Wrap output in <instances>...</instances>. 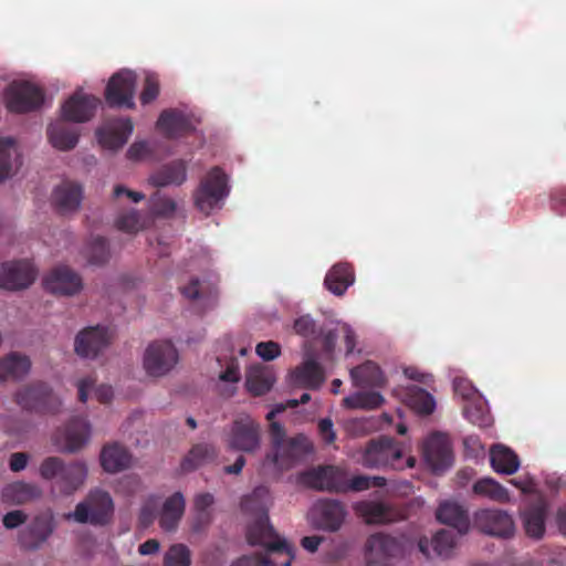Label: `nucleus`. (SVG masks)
<instances>
[{
  "label": "nucleus",
  "instance_id": "1",
  "mask_svg": "<svg viewBox=\"0 0 566 566\" xmlns=\"http://www.w3.org/2000/svg\"><path fill=\"white\" fill-rule=\"evenodd\" d=\"M266 493L265 488H256L241 502L242 510L258 513L255 520L248 526V543L252 546L259 545L263 551L243 556L231 566H290L294 559V547L274 531L265 507L255 506V502Z\"/></svg>",
  "mask_w": 566,
  "mask_h": 566
},
{
  "label": "nucleus",
  "instance_id": "2",
  "mask_svg": "<svg viewBox=\"0 0 566 566\" xmlns=\"http://www.w3.org/2000/svg\"><path fill=\"white\" fill-rule=\"evenodd\" d=\"M269 433L271 450L264 457L263 467L273 465L277 472H283L313 452V444L305 434L286 438L284 427L277 421L271 420Z\"/></svg>",
  "mask_w": 566,
  "mask_h": 566
},
{
  "label": "nucleus",
  "instance_id": "3",
  "mask_svg": "<svg viewBox=\"0 0 566 566\" xmlns=\"http://www.w3.org/2000/svg\"><path fill=\"white\" fill-rule=\"evenodd\" d=\"M85 462L74 460L65 462L60 457H48L39 467V474L50 482L51 493L59 496H70L78 491L87 478Z\"/></svg>",
  "mask_w": 566,
  "mask_h": 566
},
{
  "label": "nucleus",
  "instance_id": "4",
  "mask_svg": "<svg viewBox=\"0 0 566 566\" xmlns=\"http://www.w3.org/2000/svg\"><path fill=\"white\" fill-rule=\"evenodd\" d=\"M114 502L111 494L104 490H91L83 501L76 504L75 510L67 515L81 524L103 527L114 517Z\"/></svg>",
  "mask_w": 566,
  "mask_h": 566
},
{
  "label": "nucleus",
  "instance_id": "5",
  "mask_svg": "<svg viewBox=\"0 0 566 566\" xmlns=\"http://www.w3.org/2000/svg\"><path fill=\"white\" fill-rule=\"evenodd\" d=\"M226 443L229 450L256 453L262 446L261 423L249 415L238 416L229 427Z\"/></svg>",
  "mask_w": 566,
  "mask_h": 566
},
{
  "label": "nucleus",
  "instance_id": "6",
  "mask_svg": "<svg viewBox=\"0 0 566 566\" xmlns=\"http://www.w3.org/2000/svg\"><path fill=\"white\" fill-rule=\"evenodd\" d=\"M14 400L22 409L39 415H55L62 406L61 399L43 381L23 386L15 392Z\"/></svg>",
  "mask_w": 566,
  "mask_h": 566
},
{
  "label": "nucleus",
  "instance_id": "7",
  "mask_svg": "<svg viewBox=\"0 0 566 566\" xmlns=\"http://www.w3.org/2000/svg\"><path fill=\"white\" fill-rule=\"evenodd\" d=\"M401 459L402 451L395 440L389 437H380L367 444L361 458V464L368 469L391 468L400 470L403 468Z\"/></svg>",
  "mask_w": 566,
  "mask_h": 566
},
{
  "label": "nucleus",
  "instance_id": "8",
  "mask_svg": "<svg viewBox=\"0 0 566 566\" xmlns=\"http://www.w3.org/2000/svg\"><path fill=\"white\" fill-rule=\"evenodd\" d=\"M344 468L333 464L317 465L298 474V482L304 486L329 493H344Z\"/></svg>",
  "mask_w": 566,
  "mask_h": 566
},
{
  "label": "nucleus",
  "instance_id": "9",
  "mask_svg": "<svg viewBox=\"0 0 566 566\" xmlns=\"http://www.w3.org/2000/svg\"><path fill=\"white\" fill-rule=\"evenodd\" d=\"M227 175L219 167H213L201 180L195 193L196 207L209 214L229 192Z\"/></svg>",
  "mask_w": 566,
  "mask_h": 566
},
{
  "label": "nucleus",
  "instance_id": "10",
  "mask_svg": "<svg viewBox=\"0 0 566 566\" xmlns=\"http://www.w3.org/2000/svg\"><path fill=\"white\" fill-rule=\"evenodd\" d=\"M7 108L12 113H29L38 109L44 102L43 91L28 81L11 83L4 92Z\"/></svg>",
  "mask_w": 566,
  "mask_h": 566
},
{
  "label": "nucleus",
  "instance_id": "11",
  "mask_svg": "<svg viewBox=\"0 0 566 566\" xmlns=\"http://www.w3.org/2000/svg\"><path fill=\"white\" fill-rule=\"evenodd\" d=\"M178 363V352L169 340H158L148 345L144 354V368L147 375L161 377Z\"/></svg>",
  "mask_w": 566,
  "mask_h": 566
},
{
  "label": "nucleus",
  "instance_id": "12",
  "mask_svg": "<svg viewBox=\"0 0 566 566\" xmlns=\"http://www.w3.org/2000/svg\"><path fill=\"white\" fill-rule=\"evenodd\" d=\"M136 74L128 70L115 73L105 88V101L109 107L134 108Z\"/></svg>",
  "mask_w": 566,
  "mask_h": 566
},
{
  "label": "nucleus",
  "instance_id": "13",
  "mask_svg": "<svg viewBox=\"0 0 566 566\" xmlns=\"http://www.w3.org/2000/svg\"><path fill=\"white\" fill-rule=\"evenodd\" d=\"M473 525L482 533L507 538L514 534V522L505 511L483 509L474 513Z\"/></svg>",
  "mask_w": 566,
  "mask_h": 566
},
{
  "label": "nucleus",
  "instance_id": "14",
  "mask_svg": "<svg viewBox=\"0 0 566 566\" xmlns=\"http://www.w3.org/2000/svg\"><path fill=\"white\" fill-rule=\"evenodd\" d=\"M36 277V270L28 260L3 262L0 265V286L8 291L29 287Z\"/></svg>",
  "mask_w": 566,
  "mask_h": 566
},
{
  "label": "nucleus",
  "instance_id": "15",
  "mask_svg": "<svg viewBox=\"0 0 566 566\" xmlns=\"http://www.w3.org/2000/svg\"><path fill=\"white\" fill-rule=\"evenodd\" d=\"M402 553V544L396 537L382 533L373 534L366 543V566H390L384 559L400 556Z\"/></svg>",
  "mask_w": 566,
  "mask_h": 566
},
{
  "label": "nucleus",
  "instance_id": "16",
  "mask_svg": "<svg viewBox=\"0 0 566 566\" xmlns=\"http://www.w3.org/2000/svg\"><path fill=\"white\" fill-rule=\"evenodd\" d=\"M99 104L98 97L80 90L62 104L61 116L72 123H86L94 117Z\"/></svg>",
  "mask_w": 566,
  "mask_h": 566
},
{
  "label": "nucleus",
  "instance_id": "17",
  "mask_svg": "<svg viewBox=\"0 0 566 566\" xmlns=\"http://www.w3.org/2000/svg\"><path fill=\"white\" fill-rule=\"evenodd\" d=\"M423 458L436 474L449 469L453 462L449 439L442 433L431 434L423 444Z\"/></svg>",
  "mask_w": 566,
  "mask_h": 566
},
{
  "label": "nucleus",
  "instance_id": "18",
  "mask_svg": "<svg viewBox=\"0 0 566 566\" xmlns=\"http://www.w3.org/2000/svg\"><path fill=\"white\" fill-rule=\"evenodd\" d=\"M315 525L328 532L338 531L347 516V510L343 502L334 499H324L315 503L312 509Z\"/></svg>",
  "mask_w": 566,
  "mask_h": 566
},
{
  "label": "nucleus",
  "instance_id": "19",
  "mask_svg": "<svg viewBox=\"0 0 566 566\" xmlns=\"http://www.w3.org/2000/svg\"><path fill=\"white\" fill-rule=\"evenodd\" d=\"M43 285L52 294L72 296L83 289V281L71 268L59 265L44 277Z\"/></svg>",
  "mask_w": 566,
  "mask_h": 566
},
{
  "label": "nucleus",
  "instance_id": "20",
  "mask_svg": "<svg viewBox=\"0 0 566 566\" xmlns=\"http://www.w3.org/2000/svg\"><path fill=\"white\" fill-rule=\"evenodd\" d=\"M111 342L108 329L103 326H91L81 331L74 342L75 353L83 358H95Z\"/></svg>",
  "mask_w": 566,
  "mask_h": 566
},
{
  "label": "nucleus",
  "instance_id": "21",
  "mask_svg": "<svg viewBox=\"0 0 566 566\" xmlns=\"http://www.w3.org/2000/svg\"><path fill=\"white\" fill-rule=\"evenodd\" d=\"M157 128L168 138H178L195 130L191 116L177 108H168L160 113Z\"/></svg>",
  "mask_w": 566,
  "mask_h": 566
},
{
  "label": "nucleus",
  "instance_id": "22",
  "mask_svg": "<svg viewBox=\"0 0 566 566\" xmlns=\"http://www.w3.org/2000/svg\"><path fill=\"white\" fill-rule=\"evenodd\" d=\"M83 199V188L73 181H63L52 192V205L60 214L78 210Z\"/></svg>",
  "mask_w": 566,
  "mask_h": 566
},
{
  "label": "nucleus",
  "instance_id": "23",
  "mask_svg": "<svg viewBox=\"0 0 566 566\" xmlns=\"http://www.w3.org/2000/svg\"><path fill=\"white\" fill-rule=\"evenodd\" d=\"M57 434L63 439V449L67 452H75L87 442L90 424L86 419L74 417L62 430L57 431Z\"/></svg>",
  "mask_w": 566,
  "mask_h": 566
},
{
  "label": "nucleus",
  "instance_id": "24",
  "mask_svg": "<svg viewBox=\"0 0 566 566\" xmlns=\"http://www.w3.org/2000/svg\"><path fill=\"white\" fill-rule=\"evenodd\" d=\"M133 129V122L129 118H122L116 122L114 127H102L97 129L96 135L98 143L104 148L116 150L127 143Z\"/></svg>",
  "mask_w": 566,
  "mask_h": 566
},
{
  "label": "nucleus",
  "instance_id": "25",
  "mask_svg": "<svg viewBox=\"0 0 566 566\" xmlns=\"http://www.w3.org/2000/svg\"><path fill=\"white\" fill-rule=\"evenodd\" d=\"M436 516L440 523L452 526L460 535L469 531L470 518L468 511L457 502H442L437 509Z\"/></svg>",
  "mask_w": 566,
  "mask_h": 566
},
{
  "label": "nucleus",
  "instance_id": "26",
  "mask_svg": "<svg viewBox=\"0 0 566 566\" xmlns=\"http://www.w3.org/2000/svg\"><path fill=\"white\" fill-rule=\"evenodd\" d=\"M52 522L46 516H36L19 535L20 544L27 549L39 548L52 534Z\"/></svg>",
  "mask_w": 566,
  "mask_h": 566
},
{
  "label": "nucleus",
  "instance_id": "27",
  "mask_svg": "<svg viewBox=\"0 0 566 566\" xmlns=\"http://www.w3.org/2000/svg\"><path fill=\"white\" fill-rule=\"evenodd\" d=\"M430 545L436 556L448 558L455 547V535L452 531L440 530L434 534L431 541L427 537H421L418 542V548L427 558L432 557L429 548Z\"/></svg>",
  "mask_w": 566,
  "mask_h": 566
},
{
  "label": "nucleus",
  "instance_id": "28",
  "mask_svg": "<svg viewBox=\"0 0 566 566\" xmlns=\"http://www.w3.org/2000/svg\"><path fill=\"white\" fill-rule=\"evenodd\" d=\"M324 380V369L321 364L314 359L305 360L291 374V384L302 388L316 389Z\"/></svg>",
  "mask_w": 566,
  "mask_h": 566
},
{
  "label": "nucleus",
  "instance_id": "29",
  "mask_svg": "<svg viewBox=\"0 0 566 566\" xmlns=\"http://www.w3.org/2000/svg\"><path fill=\"white\" fill-rule=\"evenodd\" d=\"M186 507V501L181 492H175L163 503L158 513L159 525L166 532L177 528Z\"/></svg>",
  "mask_w": 566,
  "mask_h": 566
},
{
  "label": "nucleus",
  "instance_id": "30",
  "mask_svg": "<svg viewBox=\"0 0 566 566\" xmlns=\"http://www.w3.org/2000/svg\"><path fill=\"white\" fill-rule=\"evenodd\" d=\"M354 282V268L349 263L340 262L328 270L324 285L334 295L342 296Z\"/></svg>",
  "mask_w": 566,
  "mask_h": 566
},
{
  "label": "nucleus",
  "instance_id": "31",
  "mask_svg": "<svg viewBox=\"0 0 566 566\" xmlns=\"http://www.w3.org/2000/svg\"><path fill=\"white\" fill-rule=\"evenodd\" d=\"M63 117L49 125L46 134L51 145L59 150L73 149L78 142V132Z\"/></svg>",
  "mask_w": 566,
  "mask_h": 566
},
{
  "label": "nucleus",
  "instance_id": "32",
  "mask_svg": "<svg viewBox=\"0 0 566 566\" xmlns=\"http://www.w3.org/2000/svg\"><path fill=\"white\" fill-rule=\"evenodd\" d=\"M31 368L28 356L19 353H10L0 359V380H20L25 377Z\"/></svg>",
  "mask_w": 566,
  "mask_h": 566
},
{
  "label": "nucleus",
  "instance_id": "33",
  "mask_svg": "<svg viewBox=\"0 0 566 566\" xmlns=\"http://www.w3.org/2000/svg\"><path fill=\"white\" fill-rule=\"evenodd\" d=\"M546 504L538 501L525 509L522 513V521L527 536L539 539L545 533Z\"/></svg>",
  "mask_w": 566,
  "mask_h": 566
},
{
  "label": "nucleus",
  "instance_id": "34",
  "mask_svg": "<svg viewBox=\"0 0 566 566\" xmlns=\"http://www.w3.org/2000/svg\"><path fill=\"white\" fill-rule=\"evenodd\" d=\"M132 454L118 443L105 446L101 453V464L106 472L117 473L130 465Z\"/></svg>",
  "mask_w": 566,
  "mask_h": 566
},
{
  "label": "nucleus",
  "instance_id": "35",
  "mask_svg": "<svg viewBox=\"0 0 566 566\" xmlns=\"http://www.w3.org/2000/svg\"><path fill=\"white\" fill-rule=\"evenodd\" d=\"M187 178L186 166L181 160L172 161L160 167L149 177V182L154 187H167L170 185L179 186Z\"/></svg>",
  "mask_w": 566,
  "mask_h": 566
},
{
  "label": "nucleus",
  "instance_id": "36",
  "mask_svg": "<svg viewBox=\"0 0 566 566\" xmlns=\"http://www.w3.org/2000/svg\"><path fill=\"white\" fill-rule=\"evenodd\" d=\"M353 385L359 388L380 387L385 379L377 364L367 360L350 369Z\"/></svg>",
  "mask_w": 566,
  "mask_h": 566
},
{
  "label": "nucleus",
  "instance_id": "37",
  "mask_svg": "<svg viewBox=\"0 0 566 566\" xmlns=\"http://www.w3.org/2000/svg\"><path fill=\"white\" fill-rule=\"evenodd\" d=\"M41 494V489L38 485L23 481L10 483L2 490L3 501L10 504H24L39 499Z\"/></svg>",
  "mask_w": 566,
  "mask_h": 566
},
{
  "label": "nucleus",
  "instance_id": "38",
  "mask_svg": "<svg viewBox=\"0 0 566 566\" xmlns=\"http://www.w3.org/2000/svg\"><path fill=\"white\" fill-rule=\"evenodd\" d=\"M490 462L495 472L504 474H513L520 467L516 453L504 446H494L491 449Z\"/></svg>",
  "mask_w": 566,
  "mask_h": 566
},
{
  "label": "nucleus",
  "instance_id": "39",
  "mask_svg": "<svg viewBox=\"0 0 566 566\" xmlns=\"http://www.w3.org/2000/svg\"><path fill=\"white\" fill-rule=\"evenodd\" d=\"M217 448L211 443L195 444L181 462L184 471H192L217 459Z\"/></svg>",
  "mask_w": 566,
  "mask_h": 566
},
{
  "label": "nucleus",
  "instance_id": "40",
  "mask_svg": "<svg viewBox=\"0 0 566 566\" xmlns=\"http://www.w3.org/2000/svg\"><path fill=\"white\" fill-rule=\"evenodd\" d=\"M275 378L270 369L263 366H252L247 374V387L250 392L255 396H261L268 392Z\"/></svg>",
  "mask_w": 566,
  "mask_h": 566
},
{
  "label": "nucleus",
  "instance_id": "41",
  "mask_svg": "<svg viewBox=\"0 0 566 566\" xmlns=\"http://www.w3.org/2000/svg\"><path fill=\"white\" fill-rule=\"evenodd\" d=\"M357 514L364 517L368 524H382L391 521V511L381 502L363 501L355 505Z\"/></svg>",
  "mask_w": 566,
  "mask_h": 566
},
{
  "label": "nucleus",
  "instance_id": "42",
  "mask_svg": "<svg viewBox=\"0 0 566 566\" xmlns=\"http://www.w3.org/2000/svg\"><path fill=\"white\" fill-rule=\"evenodd\" d=\"M20 165V155L14 139H0V182L9 178L13 168H18Z\"/></svg>",
  "mask_w": 566,
  "mask_h": 566
},
{
  "label": "nucleus",
  "instance_id": "43",
  "mask_svg": "<svg viewBox=\"0 0 566 566\" xmlns=\"http://www.w3.org/2000/svg\"><path fill=\"white\" fill-rule=\"evenodd\" d=\"M181 294L189 300H207L214 305L218 298V289L214 284L192 277L189 283L180 287Z\"/></svg>",
  "mask_w": 566,
  "mask_h": 566
},
{
  "label": "nucleus",
  "instance_id": "44",
  "mask_svg": "<svg viewBox=\"0 0 566 566\" xmlns=\"http://www.w3.org/2000/svg\"><path fill=\"white\" fill-rule=\"evenodd\" d=\"M472 491L476 495L488 497L497 503H506L510 501L509 491L492 478L478 480L473 484Z\"/></svg>",
  "mask_w": 566,
  "mask_h": 566
},
{
  "label": "nucleus",
  "instance_id": "45",
  "mask_svg": "<svg viewBox=\"0 0 566 566\" xmlns=\"http://www.w3.org/2000/svg\"><path fill=\"white\" fill-rule=\"evenodd\" d=\"M407 399L409 406L420 415H431L436 408V401L431 394L418 386L408 388Z\"/></svg>",
  "mask_w": 566,
  "mask_h": 566
},
{
  "label": "nucleus",
  "instance_id": "46",
  "mask_svg": "<svg viewBox=\"0 0 566 566\" xmlns=\"http://www.w3.org/2000/svg\"><path fill=\"white\" fill-rule=\"evenodd\" d=\"M384 402L379 392L359 391L343 399V405L349 409H376Z\"/></svg>",
  "mask_w": 566,
  "mask_h": 566
},
{
  "label": "nucleus",
  "instance_id": "47",
  "mask_svg": "<svg viewBox=\"0 0 566 566\" xmlns=\"http://www.w3.org/2000/svg\"><path fill=\"white\" fill-rule=\"evenodd\" d=\"M387 483L384 476H368L355 475L348 479L347 471L345 472L344 493L347 492H361L370 489L371 486L382 488Z\"/></svg>",
  "mask_w": 566,
  "mask_h": 566
},
{
  "label": "nucleus",
  "instance_id": "48",
  "mask_svg": "<svg viewBox=\"0 0 566 566\" xmlns=\"http://www.w3.org/2000/svg\"><path fill=\"white\" fill-rule=\"evenodd\" d=\"M214 497L210 493H201L196 495L193 506L196 510L195 530L199 531L201 527L208 525L211 520L209 512L210 506L213 504Z\"/></svg>",
  "mask_w": 566,
  "mask_h": 566
},
{
  "label": "nucleus",
  "instance_id": "49",
  "mask_svg": "<svg viewBox=\"0 0 566 566\" xmlns=\"http://www.w3.org/2000/svg\"><path fill=\"white\" fill-rule=\"evenodd\" d=\"M87 262L92 265H104L109 259V249L105 238H94L86 250Z\"/></svg>",
  "mask_w": 566,
  "mask_h": 566
},
{
  "label": "nucleus",
  "instance_id": "50",
  "mask_svg": "<svg viewBox=\"0 0 566 566\" xmlns=\"http://www.w3.org/2000/svg\"><path fill=\"white\" fill-rule=\"evenodd\" d=\"M191 553L185 544H174L164 556V566H190Z\"/></svg>",
  "mask_w": 566,
  "mask_h": 566
},
{
  "label": "nucleus",
  "instance_id": "51",
  "mask_svg": "<svg viewBox=\"0 0 566 566\" xmlns=\"http://www.w3.org/2000/svg\"><path fill=\"white\" fill-rule=\"evenodd\" d=\"M463 416L473 424L479 427H488L491 422L489 412L483 402L469 401L463 406Z\"/></svg>",
  "mask_w": 566,
  "mask_h": 566
},
{
  "label": "nucleus",
  "instance_id": "52",
  "mask_svg": "<svg viewBox=\"0 0 566 566\" xmlns=\"http://www.w3.org/2000/svg\"><path fill=\"white\" fill-rule=\"evenodd\" d=\"M150 210L156 216L170 217L176 211V202L171 198L156 192L150 198Z\"/></svg>",
  "mask_w": 566,
  "mask_h": 566
},
{
  "label": "nucleus",
  "instance_id": "53",
  "mask_svg": "<svg viewBox=\"0 0 566 566\" xmlns=\"http://www.w3.org/2000/svg\"><path fill=\"white\" fill-rule=\"evenodd\" d=\"M116 227L125 232L135 233L142 229L140 216L137 211H129L119 216L116 220Z\"/></svg>",
  "mask_w": 566,
  "mask_h": 566
},
{
  "label": "nucleus",
  "instance_id": "54",
  "mask_svg": "<svg viewBox=\"0 0 566 566\" xmlns=\"http://www.w3.org/2000/svg\"><path fill=\"white\" fill-rule=\"evenodd\" d=\"M159 496L150 495L140 509L139 523L143 527H148L157 516V505Z\"/></svg>",
  "mask_w": 566,
  "mask_h": 566
},
{
  "label": "nucleus",
  "instance_id": "55",
  "mask_svg": "<svg viewBox=\"0 0 566 566\" xmlns=\"http://www.w3.org/2000/svg\"><path fill=\"white\" fill-rule=\"evenodd\" d=\"M159 94V82L155 75H147L144 83V88L140 93V102L147 105L155 101Z\"/></svg>",
  "mask_w": 566,
  "mask_h": 566
},
{
  "label": "nucleus",
  "instance_id": "56",
  "mask_svg": "<svg viewBox=\"0 0 566 566\" xmlns=\"http://www.w3.org/2000/svg\"><path fill=\"white\" fill-rule=\"evenodd\" d=\"M453 390L457 396L462 397L467 402L471 401L476 395L472 382L465 378H455L453 380Z\"/></svg>",
  "mask_w": 566,
  "mask_h": 566
},
{
  "label": "nucleus",
  "instance_id": "57",
  "mask_svg": "<svg viewBox=\"0 0 566 566\" xmlns=\"http://www.w3.org/2000/svg\"><path fill=\"white\" fill-rule=\"evenodd\" d=\"M256 354L264 360H273L281 354L280 345L275 342H261L255 347Z\"/></svg>",
  "mask_w": 566,
  "mask_h": 566
},
{
  "label": "nucleus",
  "instance_id": "58",
  "mask_svg": "<svg viewBox=\"0 0 566 566\" xmlns=\"http://www.w3.org/2000/svg\"><path fill=\"white\" fill-rule=\"evenodd\" d=\"M294 329L296 334L308 337L315 334L316 323L310 315H303L295 319Z\"/></svg>",
  "mask_w": 566,
  "mask_h": 566
},
{
  "label": "nucleus",
  "instance_id": "59",
  "mask_svg": "<svg viewBox=\"0 0 566 566\" xmlns=\"http://www.w3.org/2000/svg\"><path fill=\"white\" fill-rule=\"evenodd\" d=\"M551 208L559 216H566V189L556 188L551 193Z\"/></svg>",
  "mask_w": 566,
  "mask_h": 566
},
{
  "label": "nucleus",
  "instance_id": "60",
  "mask_svg": "<svg viewBox=\"0 0 566 566\" xmlns=\"http://www.w3.org/2000/svg\"><path fill=\"white\" fill-rule=\"evenodd\" d=\"M318 433L326 444H332L336 440L333 421L329 418H323L318 421Z\"/></svg>",
  "mask_w": 566,
  "mask_h": 566
},
{
  "label": "nucleus",
  "instance_id": "61",
  "mask_svg": "<svg viewBox=\"0 0 566 566\" xmlns=\"http://www.w3.org/2000/svg\"><path fill=\"white\" fill-rule=\"evenodd\" d=\"M25 521L27 514L20 510L8 512L2 520L4 527L8 530L15 528L22 525Z\"/></svg>",
  "mask_w": 566,
  "mask_h": 566
},
{
  "label": "nucleus",
  "instance_id": "62",
  "mask_svg": "<svg viewBox=\"0 0 566 566\" xmlns=\"http://www.w3.org/2000/svg\"><path fill=\"white\" fill-rule=\"evenodd\" d=\"M339 333L344 338L346 346V354L349 355L353 353L356 346V335L353 328L348 324H343L339 326Z\"/></svg>",
  "mask_w": 566,
  "mask_h": 566
},
{
  "label": "nucleus",
  "instance_id": "63",
  "mask_svg": "<svg viewBox=\"0 0 566 566\" xmlns=\"http://www.w3.org/2000/svg\"><path fill=\"white\" fill-rule=\"evenodd\" d=\"M310 400H311V396H310V394L304 392V394H302V396L300 397V399H290V400H287V402H286V405H285V406H282V405H281V406H277L274 410H271V411L266 415V419H268L269 421H271V420L274 418V416H275V413H276V412H281V411H283L286 407L295 408V407H297L298 405H304V403L308 402Z\"/></svg>",
  "mask_w": 566,
  "mask_h": 566
},
{
  "label": "nucleus",
  "instance_id": "64",
  "mask_svg": "<svg viewBox=\"0 0 566 566\" xmlns=\"http://www.w3.org/2000/svg\"><path fill=\"white\" fill-rule=\"evenodd\" d=\"M29 455L24 452L12 453L9 461L10 470L13 472H20L25 469L28 464Z\"/></svg>",
  "mask_w": 566,
  "mask_h": 566
}]
</instances>
